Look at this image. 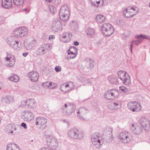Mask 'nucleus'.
Listing matches in <instances>:
<instances>
[{
    "mask_svg": "<svg viewBox=\"0 0 150 150\" xmlns=\"http://www.w3.org/2000/svg\"><path fill=\"white\" fill-rule=\"evenodd\" d=\"M91 141L93 145L96 148L100 149L103 142L100 134L98 132L93 133L91 135Z\"/></svg>",
    "mask_w": 150,
    "mask_h": 150,
    "instance_id": "1",
    "label": "nucleus"
},
{
    "mask_svg": "<svg viewBox=\"0 0 150 150\" xmlns=\"http://www.w3.org/2000/svg\"><path fill=\"white\" fill-rule=\"evenodd\" d=\"M68 135L71 138L77 139H81L84 137V134L80 129L74 127L71 129L68 132Z\"/></svg>",
    "mask_w": 150,
    "mask_h": 150,
    "instance_id": "2",
    "label": "nucleus"
},
{
    "mask_svg": "<svg viewBox=\"0 0 150 150\" xmlns=\"http://www.w3.org/2000/svg\"><path fill=\"white\" fill-rule=\"evenodd\" d=\"M45 134L47 146L52 150H56L58 145L57 140L51 134L45 132Z\"/></svg>",
    "mask_w": 150,
    "mask_h": 150,
    "instance_id": "3",
    "label": "nucleus"
},
{
    "mask_svg": "<svg viewBox=\"0 0 150 150\" xmlns=\"http://www.w3.org/2000/svg\"><path fill=\"white\" fill-rule=\"evenodd\" d=\"M6 42L12 49L16 50H20L22 47V43L14 39L12 36H9L7 38Z\"/></svg>",
    "mask_w": 150,
    "mask_h": 150,
    "instance_id": "4",
    "label": "nucleus"
},
{
    "mask_svg": "<svg viewBox=\"0 0 150 150\" xmlns=\"http://www.w3.org/2000/svg\"><path fill=\"white\" fill-rule=\"evenodd\" d=\"M61 109L62 112L64 115L69 116L75 111L76 107L72 103L67 102L62 106Z\"/></svg>",
    "mask_w": 150,
    "mask_h": 150,
    "instance_id": "5",
    "label": "nucleus"
},
{
    "mask_svg": "<svg viewBox=\"0 0 150 150\" xmlns=\"http://www.w3.org/2000/svg\"><path fill=\"white\" fill-rule=\"evenodd\" d=\"M35 124L39 129L43 130L47 127V120L42 116L36 117L35 118Z\"/></svg>",
    "mask_w": 150,
    "mask_h": 150,
    "instance_id": "6",
    "label": "nucleus"
},
{
    "mask_svg": "<svg viewBox=\"0 0 150 150\" xmlns=\"http://www.w3.org/2000/svg\"><path fill=\"white\" fill-rule=\"evenodd\" d=\"M70 12L67 5L63 6L61 8L59 13L60 18L63 21H67L69 16Z\"/></svg>",
    "mask_w": 150,
    "mask_h": 150,
    "instance_id": "7",
    "label": "nucleus"
},
{
    "mask_svg": "<svg viewBox=\"0 0 150 150\" xmlns=\"http://www.w3.org/2000/svg\"><path fill=\"white\" fill-rule=\"evenodd\" d=\"M101 30L103 33L107 36H110L114 33L113 26L109 23L103 24L101 26Z\"/></svg>",
    "mask_w": 150,
    "mask_h": 150,
    "instance_id": "8",
    "label": "nucleus"
},
{
    "mask_svg": "<svg viewBox=\"0 0 150 150\" xmlns=\"http://www.w3.org/2000/svg\"><path fill=\"white\" fill-rule=\"evenodd\" d=\"M118 138L121 142L124 143L130 142L133 139L132 135L126 131L121 132L118 136Z\"/></svg>",
    "mask_w": 150,
    "mask_h": 150,
    "instance_id": "9",
    "label": "nucleus"
},
{
    "mask_svg": "<svg viewBox=\"0 0 150 150\" xmlns=\"http://www.w3.org/2000/svg\"><path fill=\"white\" fill-rule=\"evenodd\" d=\"M117 76L122 81L123 83L126 85H128L131 83V80L128 74L125 71H120L117 73Z\"/></svg>",
    "mask_w": 150,
    "mask_h": 150,
    "instance_id": "10",
    "label": "nucleus"
},
{
    "mask_svg": "<svg viewBox=\"0 0 150 150\" xmlns=\"http://www.w3.org/2000/svg\"><path fill=\"white\" fill-rule=\"evenodd\" d=\"M139 12V9L136 7H128L123 11V13L127 18H130L136 15Z\"/></svg>",
    "mask_w": 150,
    "mask_h": 150,
    "instance_id": "11",
    "label": "nucleus"
},
{
    "mask_svg": "<svg viewBox=\"0 0 150 150\" xmlns=\"http://www.w3.org/2000/svg\"><path fill=\"white\" fill-rule=\"evenodd\" d=\"M135 38L137 39V40L132 41L131 42L130 50L131 52H132V49L133 46V44H134L136 45H137L142 42L143 40L144 39H146L150 40V37L142 34L136 35Z\"/></svg>",
    "mask_w": 150,
    "mask_h": 150,
    "instance_id": "12",
    "label": "nucleus"
},
{
    "mask_svg": "<svg viewBox=\"0 0 150 150\" xmlns=\"http://www.w3.org/2000/svg\"><path fill=\"white\" fill-rule=\"evenodd\" d=\"M128 108L134 112H138L141 110V106L140 103L136 101H131L127 104Z\"/></svg>",
    "mask_w": 150,
    "mask_h": 150,
    "instance_id": "13",
    "label": "nucleus"
},
{
    "mask_svg": "<svg viewBox=\"0 0 150 150\" xmlns=\"http://www.w3.org/2000/svg\"><path fill=\"white\" fill-rule=\"evenodd\" d=\"M27 28L24 27L18 28L15 30L14 33V35L17 37H23L27 34Z\"/></svg>",
    "mask_w": 150,
    "mask_h": 150,
    "instance_id": "14",
    "label": "nucleus"
},
{
    "mask_svg": "<svg viewBox=\"0 0 150 150\" xmlns=\"http://www.w3.org/2000/svg\"><path fill=\"white\" fill-rule=\"evenodd\" d=\"M119 93L116 89H112L106 91L104 94V97L108 100L114 99L117 97Z\"/></svg>",
    "mask_w": 150,
    "mask_h": 150,
    "instance_id": "15",
    "label": "nucleus"
},
{
    "mask_svg": "<svg viewBox=\"0 0 150 150\" xmlns=\"http://www.w3.org/2000/svg\"><path fill=\"white\" fill-rule=\"evenodd\" d=\"M139 122L144 129L148 131L150 129V120L147 118L142 117L140 119Z\"/></svg>",
    "mask_w": 150,
    "mask_h": 150,
    "instance_id": "16",
    "label": "nucleus"
},
{
    "mask_svg": "<svg viewBox=\"0 0 150 150\" xmlns=\"http://www.w3.org/2000/svg\"><path fill=\"white\" fill-rule=\"evenodd\" d=\"M74 88V83L72 82L64 83L62 84L60 88L61 91L64 92H70Z\"/></svg>",
    "mask_w": 150,
    "mask_h": 150,
    "instance_id": "17",
    "label": "nucleus"
},
{
    "mask_svg": "<svg viewBox=\"0 0 150 150\" xmlns=\"http://www.w3.org/2000/svg\"><path fill=\"white\" fill-rule=\"evenodd\" d=\"M34 115L33 113L28 110L23 111L22 114V118L25 121L29 122L34 118Z\"/></svg>",
    "mask_w": 150,
    "mask_h": 150,
    "instance_id": "18",
    "label": "nucleus"
},
{
    "mask_svg": "<svg viewBox=\"0 0 150 150\" xmlns=\"http://www.w3.org/2000/svg\"><path fill=\"white\" fill-rule=\"evenodd\" d=\"M61 26V21L58 19H56L52 21L51 27L52 31L55 33L59 30Z\"/></svg>",
    "mask_w": 150,
    "mask_h": 150,
    "instance_id": "19",
    "label": "nucleus"
},
{
    "mask_svg": "<svg viewBox=\"0 0 150 150\" xmlns=\"http://www.w3.org/2000/svg\"><path fill=\"white\" fill-rule=\"evenodd\" d=\"M37 43L35 39H31L27 42L24 43V46L27 50H33L36 45Z\"/></svg>",
    "mask_w": 150,
    "mask_h": 150,
    "instance_id": "20",
    "label": "nucleus"
},
{
    "mask_svg": "<svg viewBox=\"0 0 150 150\" xmlns=\"http://www.w3.org/2000/svg\"><path fill=\"white\" fill-rule=\"evenodd\" d=\"M131 129L133 133L136 135L140 134L142 131V129L139 125L132 124V125Z\"/></svg>",
    "mask_w": 150,
    "mask_h": 150,
    "instance_id": "21",
    "label": "nucleus"
},
{
    "mask_svg": "<svg viewBox=\"0 0 150 150\" xmlns=\"http://www.w3.org/2000/svg\"><path fill=\"white\" fill-rule=\"evenodd\" d=\"M6 60L7 62L6 66L8 67H13L16 63L15 57L12 54H10L9 56L8 55L6 58Z\"/></svg>",
    "mask_w": 150,
    "mask_h": 150,
    "instance_id": "22",
    "label": "nucleus"
},
{
    "mask_svg": "<svg viewBox=\"0 0 150 150\" xmlns=\"http://www.w3.org/2000/svg\"><path fill=\"white\" fill-rule=\"evenodd\" d=\"M88 112L87 109L81 107L79 108V111L77 112V114L80 119L83 120L85 119V116Z\"/></svg>",
    "mask_w": 150,
    "mask_h": 150,
    "instance_id": "23",
    "label": "nucleus"
},
{
    "mask_svg": "<svg viewBox=\"0 0 150 150\" xmlns=\"http://www.w3.org/2000/svg\"><path fill=\"white\" fill-rule=\"evenodd\" d=\"M28 76L32 81L35 82L38 80L39 74L36 71H31L28 74Z\"/></svg>",
    "mask_w": 150,
    "mask_h": 150,
    "instance_id": "24",
    "label": "nucleus"
},
{
    "mask_svg": "<svg viewBox=\"0 0 150 150\" xmlns=\"http://www.w3.org/2000/svg\"><path fill=\"white\" fill-rule=\"evenodd\" d=\"M77 49L74 47H71L68 50V57L71 59H73L76 57V54L77 53Z\"/></svg>",
    "mask_w": 150,
    "mask_h": 150,
    "instance_id": "25",
    "label": "nucleus"
},
{
    "mask_svg": "<svg viewBox=\"0 0 150 150\" xmlns=\"http://www.w3.org/2000/svg\"><path fill=\"white\" fill-rule=\"evenodd\" d=\"M85 68L89 70H91L94 66L93 60L90 58H86L84 60Z\"/></svg>",
    "mask_w": 150,
    "mask_h": 150,
    "instance_id": "26",
    "label": "nucleus"
},
{
    "mask_svg": "<svg viewBox=\"0 0 150 150\" xmlns=\"http://www.w3.org/2000/svg\"><path fill=\"white\" fill-rule=\"evenodd\" d=\"M1 6L3 8L9 9L12 6L11 0H2Z\"/></svg>",
    "mask_w": 150,
    "mask_h": 150,
    "instance_id": "27",
    "label": "nucleus"
},
{
    "mask_svg": "<svg viewBox=\"0 0 150 150\" xmlns=\"http://www.w3.org/2000/svg\"><path fill=\"white\" fill-rule=\"evenodd\" d=\"M95 0L96 1L90 0V1L91 5L94 7L98 8L99 7L102 6L103 5L104 2L103 0Z\"/></svg>",
    "mask_w": 150,
    "mask_h": 150,
    "instance_id": "28",
    "label": "nucleus"
},
{
    "mask_svg": "<svg viewBox=\"0 0 150 150\" xmlns=\"http://www.w3.org/2000/svg\"><path fill=\"white\" fill-rule=\"evenodd\" d=\"M46 52L47 50L42 45L37 49L35 52L37 55H42L46 53Z\"/></svg>",
    "mask_w": 150,
    "mask_h": 150,
    "instance_id": "29",
    "label": "nucleus"
},
{
    "mask_svg": "<svg viewBox=\"0 0 150 150\" xmlns=\"http://www.w3.org/2000/svg\"><path fill=\"white\" fill-rule=\"evenodd\" d=\"M13 100V98L10 96H3L1 99V102L4 104H9Z\"/></svg>",
    "mask_w": 150,
    "mask_h": 150,
    "instance_id": "30",
    "label": "nucleus"
},
{
    "mask_svg": "<svg viewBox=\"0 0 150 150\" xmlns=\"http://www.w3.org/2000/svg\"><path fill=\"white\" fill-rule=\"evenodd\" d=\"M69 34L67 33H64L61 35L60 39L63 42H68L70 40L69 38Z\"/></svg>",
    "mask_w": 150,
    "mask_h": 150,
    "instance_id": "31",
    "label": "nucleus"
},
{
    "mask_svg": "<svg viewBox=\"0 0 150 150\" xmlns=\"http://www.w3.org/2000/svg\"><path fill=\"white\" fill-rule=\"evenodd\" d=\"M16 129L15 127H13L11 124H9L6 126L5 130L7 133L8 134H11L13 133V131Z\"/></svg>",
    "mask_w": 150,
    "mask_h": 150,
    "instance_id": "32",
    "label": "nucleus"
},
{
    "mask_svg": "<svg viewBox=\"0 0 150 150\" xmlns=\"http://www.w3.org/2000/svg\"><path fill=\"white\" fill-rule=\"evenodd\" d=\"M7 150H20L18 146L15 144L9 143L6 146Z\"/></svg>",
    "mask_w": 150,
    "mask_h": 150,
    "instance_id": "33",
    "label": "nucleus"
},
{
    "mask_svg": "<svg viewBox=\"0 0 150 150\" xmlns=\"http://www.w3.org/2000/svg\"><path fill=\"white\" fill-rule=\"evenodd\" d=\"M27 108H33L35 106L36 102L33 98L28 99L27 100Z\"/></svg>",
    "mask_w": 150,
    "mask_h": 150,
    "instance_id": "34",
    "label": "nucleus"
},
{
    "mask_svg": "<svg viewBox=\"0 0 150 150\" xmlns=\"http://www.w3.org/2000/svg\"><path fill=\"white\" fill-rule=\"evenodd\" d=\"M107 130H108V133L109 136H107L106 141L108 143L110 142L112 140L113 137H112V129L108 128Z\"/></svg>",
    "mask_w": 150,
    "mask_h": 150,
    "instance_id": "35",
    "label": "nucleus"
},
{
    "mask_svg": "<svg viewBox=\"0 0 150 150\" xmlns=\"http://www.w3.org/2000/svg\"><path fill=\"white\" fill-rule=\"evenodd\" d=\"M105 17L100 14L98 15L96 17V21L98 23H101L103 22L105 20Z\"/></svg>",
    "mask_w": 150,
    "mask_h": 150,
    "instance_id": "36",
    "label": "nucleus"
},
{
    "mask_svg": "<svg viewBox=\"0 0 150 150\" xmlns=\"http://www.w3.org/2000/svg\"><path fill=\"white\" fill-rule=\"evenodd\" d=\"M108 80L112 84L116 83L117 81V77L114 75H110L108 77Z\"/></svg>",
    "mask_w": 150,
    "mask_h": 150,
    "instance_id": "37",
    "label": "nucleus"
},
{
    "mask_svg": "<svg viewBox=\"0 0 150 150\" xmlns=\"http://www.w3.org/2000/svg\"><path fill=\"white\" fill-rule=\"evenodd\" d=\"M8 79L9 80L15 82H18L19 80V77L16 74H13L11 76L9 77Z\"/></svg>",
    "mask_w": 150,
    "mask_h": 150,
    "instance_id": "38",
    "label": "nucleus"
},
{
    "mask_svg": "<svg viewBox=\"0 0 150 150\" xmlns=\"http://www.w3.org/2000/svg\"><path fill=\"white\" fill-rule=\"evenodd\" d=\"M87 35L88 37H91L94 35V31L93 29L88 28L86 31Z\"/></svg>",
    "mask_w": 150,
    "mask_h": 150,
    "instance_id": "39",
    "label": "nucleus"
},
{
    "mask_svg": "<svg viewBox=\"0 0 150 150\" xmlns=\"http://www.w3.org/2000/svg\"><path fill=\"white\" fill-rule=\"evenodd\" d=\"M14 4L16 6H20L24 4L23 0H13Z\"/></svg>",
    "mask_w": 150,
    "mask_h": 150,
    "instance_id": "40",
    "label": "nucleus"
},
{
    "mask_svg": "<svg viewBox=\"0 0 150 150\" xmlns=\"http://www.w3.org/2000/svg\"><path fill=\"white\" fill-rule=\"evenodd\" d=\"M112 105L115 110L119 109L121 107L120 103L117 102L113 103L112 104Z\"/></svg>",
    "mask_w": 150,
    "mask_h": 150,
    "instance_id": "41",
    "label": "nucleus"
},
{
    "mask_svg": "<svg viewBox=\"0 0 150 150\" xmlns=\"http://www.w3.org/2000/svg\"><path fill=\"white\" fill-rule=\"evenodd\" d=\"M80 81L82 83H85L86 81H87V82L88 83H90L91 84V81L89 79H88L86 77H81L80 79Z\"/></svg>",
    "mask_w": 150,
    "mask_h": 150,
    "instance_id": "42",
    "label": "nucleus"
},
{
    "mask_svg": "<svg viewBox=\"0 0 150 150\" xmlns=\"http://www.w3.org/2000/svg\"><path fill=\"white\" fill-rule=\"evenodd\" d=\"M52 84H53L52 83V82H46L43 83L42 84L43 86L44 87H47V88H53L54 86H51Z\"/></svg>",
    "mask_w": 150,
    "mask_h": 150,
    "instance_id": "43",
    "label": "nucleus"
},
{
    "mask_svg": "<svg viewBox=\"0 0 150 150\" xmlns=\"http://www.w3.org/2000/svg\"><path fill=\"white\" fill-rule=\"evenodd\" d=\"M71 25L74 29H76L78 28V24L76 21H72L71 23Z\"/></svg>",
    "mask_w": 150,
    "mask_h": 150,
    "instance_id": "44",
    "label": "nucleus"
},
{
    "mask_svg": "<svg viewBox=\"0 0 150 150\" xmlns=\"http://www.w3.org/2000/svg\"><path fill=\"white\" fill-rule=\"evenodd\" d=\"M120 92L122 93H126L128 91V89L125 86H121L119 87Z\"/></svg>",
    "mask_w": 150,
    "mask_h": 150,
    "instance_id": "45",
    "label": "nucleus"
},
{
    "mask_svg": "<svg viewBox=\"0 0 150 150\" xmlns=\"http://www.w3.org/2000/svg\"><path fill=\"white\" fill-rule=\"evenodd\" d=\"M49 8L50 10V11L51 13L53 14L56 12V9L53 5H50Z\"/></svg>",
    "mask_w": 150,
    "mask_h": 150,
    "instance_id": "46",
    "label": "nucleus"
},
{
    "mask_svg": "<svg viewBox=\"0 0 150 150\" xmlns=\"http://www.w3.org/2000/svg\"><path fill=\"white\" fill-rule=\"evenodd\" d=\"M40 86V85L37 84H34L32 86L31 88L34 90H38L39 89Z\"/></svg>",
    "mask_w": 150,
    "mask_h": 150,
    "instance_id": "47",
    "label": "nucleus"
},
{
    "mask_svg": "<svg viewBox=\"0 0 150 150\" xmlns=\"http://www.w3.org/2000/svg\"><path fill=\"white\" fill-rule=\"evenodd\" d=\"M27 100H23L21 102V106L23 107H26L27 106Z\"/></svg>",
    "mask_w": 150,
    "mask_h": 150,
    "instance_id": "48",
    "label": "nucleus"
},
{
    "mask_svg": "<svg viewBox=\"0 0 150 150\" xmlns=\"http://www.w3.org/2000/svg\"><path fill=\"white\" fill-rule=\"evenodd\" d=\"M43 45L46 50H50L52 48L51 46L49 44H44Z\"/></svg>",
    "mask_w": 150,
    "mask_h": 150,
    "instance_id": "49",
    "label": "nucleus"
},
{
    "mask_svg": "<svg viewBox=\"0 0 150 150\" xmlns=\"http://www.w3.org/2000/svg\"><path fill=\"white\" fill-rule=\"evenodd\" d=\"M21 126L23 127L25 129H27V127L25 123L24 122L22 123L21 124Z\"/></svg>",
    "mask_w": 150,
    "mask_h": 150,
    "instance_id": "50",
    "label": "nucleus"
},
{
    "mask_svg": "<svg viewBox=\"0 0 150 150\" xmlns=\"http://www.w3.org/2000/svg\"><path fill=\"white\" fill-rule=\"evenodd\" d=\"M61 69V67L59 66H57L55 68V70L57 72L60 71Z\"/></svg>",
    "mask_w": 150,
    "mask_h": 150,
    "instance_id": "51",
    "label": "nucleus"
},
{
    "mask_svg": "<svg viewBox=\"0 0 150 150\" xmlns=\"http://www.w3.org/2000/svg\"><path fill=\"white\" fill-rule=\"evenodd\" d=\"M55 38V37L53 35H50L49 36V39L50 40H51L52 39H54Z\"/></svg>",
    "mask_w": 150,
    "mask_h": 150,
    "instance_id": "52",
    "label": "nucleus"
},
{
    "mask_svg": "<svg viewBox=\"0 0 150 150\" xmlns=\"http://www.w3.org/2000/svg\"><path fill=\"white\" fill-rule=\"evenodd\" d=\"M52 1H54L56 4H59L61 1V0H52Z\"/></svg>",
    "mask_w": 150,
    "mask_h": 150,
    "instance_id": "53",
    "label": "nucleus"
},
{
    "mask_svg": "<svg viewBox=\"0 0 150 150\" xmlns=\"http://www.w3.org/2000/svg\"><path fill=\"white\" fill-rule=\"evenodd\" d=\"M40 150H51L47 147H42L41 148Z\"/></svg>",
    "mask_w": 150,
    "mask_h": 150,
    "instance_id": "54",
    "label": "nucleus"
},
{
    "mask_svg": "<svg viewBox=\"0 0 150 150\" xmlns=\"http://www.w3.org/2000/svg\"><path fill=\"white\" fill-rule=\"evenodd\" d=\"M74 44L76 46H78L79 44V42L77 41H74Z\"/></svg>",
    "mask_w": 150,
    "mask_h": 150,
    "instance_id": "55",
    "label": "nucleus"
},
{
    "mask_svg": "<svg viewBox=\"0 0 150 150\" xmlns=\"http://www.w3.org/2000/svg\"><path fill=\"white\" fill-rule=\"evenodd\" d=\"M63 121L64 122L66 123L67 125H69V122L67 120H63Z\"/></svg>",
    "mask_w": 150,
    "mask_h": 150,
    "instance_id": "56",
    "label": "nucleus"
},
{
    "mask_svg": "<svg viewBox=\"0 0 150 150\" xmlns=\"http://www.w3.org/2000/svg\"><path fill=\"white\" fill-rule=\"evenodd\" d=\"M52 83L53 84H52V85L51 86V87L54 86V87L53 88H54L56 86V84L53 83Z\"/></svg>",
    "mask_w": 150,
    "mask_h": 150,
    "instance_id": "57",
    "label": "nucleus"
},
{
    "mask_svg": "<svg viewBox=\"0 0 150 150\" xmlns=\"http://www.w3.org/2000/svg\"><path fill=\"white\" fill-rule=\"evenodd\" d=\"M28 53L27 52L24 53L23 54V55L25 57H26L28 54Z\"/></svg>",
    "mask_w": 150,
    "mask_h": 150,
    "instance_id": "58",
    "label": "nucleus"
},
{
    "mask_svg": "<svg viewBox=\"0 0 150 150\" xmlns=\"http://www.w3.org/2000/svg\"><path fill=\"white\" fill-rule=\"evenodd\" d=\"M46 1H47V2L50 3L51 2L52 0H45Z\"/></svg>",
    "mask_w": 150,
    "mask_h": 150,
    "instance_id": "59",
    "label": "nucleus"
},
{
    "mask_svg": "<svg viewBox=\"0 0 150 150\" xmlns=\"http://www.w3.org/2000/svg\"><path fill=\"white\" fill-rule=\"evenodd\" d=\"M88 83L87 82V81H86V82H85V83ZM90 84H91L90 83Z\"/></svg>",
    "mask_w": 150,
    "mask_h": 150,
    "instance_id": "60",
    "label": "nucleus"
},
{
    "mask_svg": "<svg viewBox=\"0 0 150 150\" xmlns=\"http://www.w3.org/2000/svg\"><path fill=\"white\" fill-rule=\"evenodd\" d=\"M24 10L25 11H27V9H24Z\"/></svg>",
    "mask_w": 150,
    "mask_h": 150,
    "instance_id": "61",
    "label": "nucleus"
},
{
    "mask_svg": "<svg viewBox=\"0 0 150 150\" xmlns=\"http://www.w3.org/2000/svg\"><path fill=\"white\" fill-rule=\"evenodd\" d=\"M149 141L150 142V136H149Z\"/></svg>",
    "mask_w": 150,
    "mask_h": 150,
    "instance_id": "62",
    "label": "nucleus"
},
{
    "mask_svg": "<svg viewBox=\"0 0 150 150\" xmlns=\"http://www.w3.org/2000/svg\"><path fill=\"white\" fill-rule=\"evenodd\" d=\"M149 6L150 7V3H149Z\"/></svg>",
    "mask_w": 150,
    "mask_h": 150,
    "instance_id": "63",
    "label": "nucleus"
},
{
    "mask_svg": "<svg viewBox=\"0 0 150 150\" xmlns=\"http://www.w3.org/2000/svg\"><path fill=\"white\" fill-rule=\"evenodd\" d=\"M1 89V88L0 87V90Z\"/></svg>",
    "mask_w": 150,
    "mask_h": 150,
    "instance_id": "64",
    "label": "nucleus"
}]
</instances>
